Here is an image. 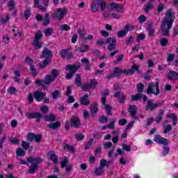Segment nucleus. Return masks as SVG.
I'll use <instances>...</instances> for the list:
<instances>
[{"label":"nucleus","mask_w":178,"mask_h":178,"mask_svg":"<svg viewBox=\"0 0 178 178\" xmlns=\"http://www.w3.org/2000/svg\"><path fill=\"white\" fill-rule=\"evenodd\" d=\"M28 162V163H27ZM42 162V159H35L33 157H29L27 159V161L24 160L20 161L21 165H28L30 166L28 172L31 174H34L35 172H37V169H38V163H41Z\"/></svg>","instance_id":"f257e3e1"},{"label":"nucleus","mask_w":178,"mask_h":178,"mask_svg":"<svg viewBox=\"0 0 178 178\" xmlns=\"http://www.w3.org/2000/svg\"><path fill=\"white\" fill-rule=\"evenodd\" d=\"M41 59H45L42 64H39L40 69H45L49 63L51 62V58H52V51L45 49L43 50L42 55L40 56Z\"/></svg>","instance_id":"f03ea898"},{"label":"nucleus","mask_w":178,"mask_h":178,"mask_svg":"<svg viewBox=\"0 0 178 178\" xmlns=\"http://www.w3.org/2000/svg\"><path fill=\"white\" fill-rule=\"evenodd\" d=\"M110 6H111L112 9H115L118 12L113 13L111 17H113V19H120V13H123L124 12V8H123V6L116 3H111L110 4Z\"/></svg>","instance_id":"7ed1b4c3"},{"label":"nucleus","mask_w":178,"mask_h":178,"mask_svg":"<svg viewBox=\"0 0 178 178\" xmlns=\"http://www.w3.org/2000/svg\"><path fill=\"white\" fill-rule=\"evenodd\" d=\"M173 26L172 24L161 22L160 33L164 37H169L170 35V29Z\"/></svg>","instance_id":"20e7f679"},{"label":"nucleus","mask_w":178,"mask_h":178,"mask_svg":"<svg viewBox=\"0 0 178 178\" xmlns=\"http://www.w3.org/2000/svg\"><path fill=\"white\" fill-rule=\"evenodd\" d=\"M161 90H159V83H151L147 86V94H153L154 95H159Z\"/></svg>","instance_id":"39448f33"},{"label":"nucleus","mask_w":178,"mask_h":178,"mask_svg":"<svg viewBox=\"0 0 178 178\" xmlns=\"http://www.w3.org/2000/svg\"><path fill=\"white\" fill-rule=\"evenodd\" d=\"M67 15V9L63 8H56V12L53 14V19H57V20H62L65 16Z\"/></svg>","instance_id":"423d86ee"},{"label":"nucleus","mask_w":178,"mask_h":178,"mask_svg":"<svg viewBox=\"0 0 178 178\" xmlns=\"http://www.w3.org/2000/svg\"><path fill=\"white\" fill-rule=\"evenodd\" d=\"M162 22L173 24V22H175V12H173L172 9H170L166 11L165 16Z\"/></svg>","instance_id":"0eeeda50"},{"label":"nucleus","mask_w":178,"mask_h":178,"mask_svg":"<svg viewBox=\"0 0 178 178\" xmlns=\"http://www.w3.org/2000/svg\"><path fill=\"white\" fill-rule=\"evenodd\" d=\"M80 67H81L80 64H78L76 65H67L66 70H68L70 73L66 75V79H67L68 80L72 79V77H73V74H74V73H76V72H77L78 69H80Z\"/></svg>","instance_id":"6e6552de"},{"label":"nucleus","mask_w":178,"mask_h":178,"mask_svg":"<svg viewBox=\"0 0 178 178\" xmlns=\"http://www.w3.org/2000/svg\"><path fill=\"white\" fill-rule=\"evenodd\" d=\"M154 141L161 145H168L169 144V140L168 139L163 138L161 135H155Z\"/></svg>","instance_id":"1a4fd4ad"},{"label":"nucleus","mask_w":178,"mask_h":178,"mask_svg":"<svg viewBox=\"0 0 178 178\" xmlns=\"http://www.w3.org/2000/svg\"><path fill=\"white\" fill-rule=\"evenodd\" d=\"M134 74V72L133 70H122L119 67H116L114 69V74H116L117 76H119V74Z\"/></svg>","instance_id":"9d476101"},{"label":"nucleus","mask_w":178,"mask_h":178,"mask_svg":"<svg viewBox=\"0 0 178 178\" xmlns=\"http://www.w3.org/2000/svg\"><path fill=\"white\" fill-rule=\"evenodd\" d=\"M161 105H162L161 103L154 104V100H149L147 102V105L146 106V109L147 111H154V109H156V108L161 106Z\"/></svg>","instance_id":"9b49d317"},{"label":"nucleus","mask_w":178,"mask_h":178,"mask_svg":"<svg viewBox=\"0 0 178 178\" xmlns=\"http://www.w3.org/2000/svg\"><path fill=\"white\" fill-rule=\"evenodd\" d=\"M45 95H47L45 92L41 91H36L34 93L33 97L37 101V102H41V101H42L44 98H45Z\"/></svg>","instance_id":"f8f14e48"},{"label":"nucleus","mask_w":178,"mask_h":178,"mask_svg":"<svg viewBox=\"0 0 178 178\" xmlns=\"http://www.w3.org/2000/svg\"><path fill=\"white\" fill-rule=\"evenodd\" d=\"M97 84H98L97 79H91L90 84L83 86L82 90H83V91H87V90H90V88H95Z\"/></svg>","instance_id":"ddd939ff"},{"label":"nucleus","mask_w":178,"mask_h":178,"mask_svg":"<svg viewBox=\"0 0 178 178\" xmlns=\"http://www.w3.org/2000/svg\"><path fill=\"white\" fill-rule=\"evenodd\" d=\"M40 1L43 2L44 6H47V5L49 2L48 0H40ZM34 2H35V5L36 8H39V9L40 10H42V12H45V10H47V8L43 7L42 6L40 5L38 0H34Z\"/></svg>","instance_id":"4468645a"},{"label":"nucleus","mask_w":178,"mask_h":178,"mask_svg":"<svg viewBox=\"0 0 178 178\" xmlns=\"http://www.w3.org/2000/svg\"><path fill=\"white\" fill-rule=\"evenodd\" d=\"M143 98L144 102H147V99H148L147 96H145V95L143 96V94L138 93L137 95H132L131 100L132 101H141L143 99Z\"/></svg>","instance_id":"2eb2a0df"},{"label":"nucleus","mask_w":178,"mask_h":178,"mask_svg":"<svg viewBox=\"0 0 178 178\" xmlns=\"http://www.w3.org/2000/svg\"><path fill=\"white\" fill-rule=\"evenodd\" d=\"M42 116V115L38 113H28L26 114V118H28L29 119H38V122H40L41 120Z\"/></svg>","instance_id":"dca6fc26"},{"label":"nucleus","mask_w":178,"mask_h":178,"mask_svg":"<svg viewBox=\"0 0 178 178\" xmlns=\"http://www.w3.org/2000/svg\"><path fill=\"white\" fill-rule=\"evenodd\" d=\"M168 123H169V121L168 120H165L163 122V126L164 127V131H163L164 134H168V133H169V131H172V129H173V127H172V124H168Z\"/></svg>","instance_id":"f3484780"},{"label":"nucleus","mask_w":178,"mask_h":178,"mask_svg":"<svg viewBox=\"0 0 178 178\" xmlns=\"http://www.w3.org/2000/svg\"><path fill=\"white\" fill-rule=\"evenodd\" d=\"M99 8V0H93L92 1L91 10L93 13L98 12V9Z\"/></svg>","instance_id":"a211bd4d"},{"label":"nucleus","mask_w":178,"mask_h":178,"mask_svg":"<svg viewBox=\"0 0 178 178\" xmlns=\"http://www.w3.org/2000/svg\"><path fill=\"white\" fill-rule=\"evenodd\" d=\"M49 159L52 161L54 163H58V156L55 154V152H50L48 153Z\"/></svg>","instance_id":"6ab92c4d"},{"label":"nucleus","mask_w":178,"mask_h":178,"mask_svg":"<svg viewBox=\"0 0 178 178\" xmlns=\"http://www.w3.org/2000/svg\"><path fill=\"white\" fill-rule=\"evenodd\" d=\"M8 7L10 10H13V15H16V9H15V0H9L8 2Z\"/></svg>","instance_id":"aec40b11"},{"label":"nucleus","mask_w":178,"mask_h":178,"mask_svg":"<svg viewBox=\"0 0 178 178\" xmlns=\"http://www.w3.org/2000/svg\"><path fill=\"white\" fill-rule=\"evenodd\" d=\"M163 115H165V110L161 109L159 111L158 115L155 119V122L156 123H161V122L162 121V119H163Z\"/></svg>","instance_id":"412c9836"},{"label":"nucleus","mask_w":178,"mask_h":178,"mask_svg":"<svg viewBox=\"0 0 178 178\" xmlns=\"http://www.w3.org/2000/svg\"><path fill=\"white\" fill-rule=\"evenodd\" d=\"M44 85L45 86H49V84H51V83H54V81H55V79H54L52 75L47 74L45 76V79H44Z\"/></svg>","instance_id":"4be33fe9"},{"label":"nucleus","mask_w":178,"mask_h":178,"mask_svg":"<svg viewBox=\"0 0 178 178\" xmlns=\"http://www.w3.org/2000/svg\"><path fill=\"white\" fill-rule=\"evenodd\" d=\"M112 162H113V161H106L105 159H102L100 160V167L103 168V169H105V166L106 168H108L109 167V164L112 163Z\"/></svg>","instance_id":"5701e85b"},{"label":"nucleus","mask_w":178,"mask_h":178,"mask_svg":"<svg viewBox=\"0 0 178 178\" xmlns=\"http://www.w3.org/2000/svg\"><path fill=\"white\" fill-rule=\"evenodd\" d=\"M115 97H116V98H118L119 102H120V104H123V102H124V99H126L124 95H123L120 92H116L115 93Z\"/></svg>","instance_id":"b1692460"},{"label":"nucleus","mask_w":178,"mask_h":178,"mask_svg":"<svg viewBox=\"0 0 178 178\" xmlns=\"http://www.w3.org/2000/svg\"><path fill=\"white\" fill-rule=\"evenodd\" d=\"M90 102L88 100V94H86L83 97H81V104L82 105H90Z\"/></svg>","instance_id":"393cba45"},{"label":"nucleus","mask_w":178,"mask_h":178,"mask_svg":"<svg viewBox=\"0 0 178 178\" xmlns=\"http://www.w3.org/2000/svg\"><path fill=\"white\" fill-rule=\"evenodd\" d=\"M168 78L170 80H177L178 79V74L176 72L170 71L168 74Z\"/></svg>","instance_id":"a878e982"},{"label":"nucleus","mask_w":178,"mask_h":178,"mask_svg":"<svg viewBox=\"0 0 178 178\" xmlns=\"http://www.w3.org/2000/svg\"><path fill=\"white\" fill-rule=\"evenodd\" d=\"M71 124L75 128L80 127V120L79 118H73L71 120Z\"/></svg>","instance_id":"bb28decb"},{"label":"nucleus","mask_w":178,"mask_h":178,"mask_svg":"<svg viewBox=\"0 0 178 178\" xmlns=\"http://www.w3.org/2000/svg\"><path fill=\"white\" fill-rule=\"evenodd\" d=\"M60 56H62V58H67V59H70L72 58V54L69 52V50L63 49L61 51Z\"/></svg>","instance_id":"cd10ccee"},{"label":"nucleus","mask_w":178,"mask_h":178,"mask_svg":"<svg viewBox=\"0 0 178 178\" xmlns=\"http://www.w3.org/2000/svg\"><path fill=\"white\" fill-rule=\"evenodd\" d=\"M47 127L49 129H53L54 130H56V129H59L60 127V122L57 121L56 122L47 124Z\"/></svg>","instance_id":"c85d7f7f"},{"label":"nucleus","mask_w":178,"mask_h":178,"mask_svg":"<svg viewBox=\"0 0 178 178\" xmlns=\"http://www.w3.org/2000/svg\"><path fill=\"white\" fill-rule=\"evenodd\" d=\"M129 112L133 118L136 116V114L137 113V106H129Z\"/></svg>","instance_id":"c756f323"},{"label":"nucleus","mask_w":178,"mask_h":178,"mask_svg":"<svg viewBox=\"0 0 178 178\" xmlns=\"http://www.w3.org/2000/svg\"><path fill=\"white\" fill-rule=\"evenodd\" d=\"M147 31H149V36L154 37V33L155 31V29L154 28V25L152 23H150L147 26Z\"/></svg>","instance_id":"7c9ffc66"},{"label":"nucleus","mask_w":178,"mask_h":178,"mask_svg":"<svg viewBox=\"0 0 178 178\" xmlns=\"http://www.w3.org/2000/svg\"><path fill=\"white\" fill-rule=\"evenodd\" d=\"M106 43L108 44V45L116 44H117L116 38L113 37V38H108L106 39Z\"/></svg>","instance_id":"2f4dec72"},{"label":"nucleus","mask_w":178,"mask_h":178,"mask_svg":"<svg viewBox=\"0 0 178 178\" xmlns=\"http://www.w3.org/2000/svg\"><path fill=\"white\" fill-rule=\"evenodd\" d=\"M56 118L54 114H49V115L44 116V120L45 122H55V120Z\"/></svg>","instance_id":"473e14b6"},{"label":"nucleus","mask_w":178,"mask_h":178,"mask_svg":"<svg viewBox=\"0 0 178 178\" xmlns=\"http://www.w3.org/2000/svg\"><path fill=\"white\" fill-rule=\"evenodd\" d=\"M105 172V168H103L102 167H100L99 165V168H97L95 171V175L96 176H101L102 175H104Z\"/></svg>","instance_id":"72a5a7b5"},{"label":"nucleus","mask_w":178,"mask_h":178,"mask_svg":"<svg viewBox=\"0 0 178 178\" xmlns=\"http://www.w3.org/2000/svg\"><path fill=\"white\" fill-rule=\"evenodd\" d=\"M54 29L53 28H48L44 30V35L46 37H49V35H52L54 34Z\"/></svg>","instance_id":"f704fd0d"},{"label":"nucleus","mask_w":178,"mask_h":178,"mask_svg":"<svg viewBox=\"0 0 178 178\" xmlns=\"http://www.w3.org/2000/svg\"><path fill=\"white\" fill-rule=\"evenodd\" d=\"M68 163H69V159H67V157L65 156L63 159H61V161H60L61 168H66Z\"/></svg>","instance_id":"c9c22d12"},{"label":"nucleus","mask_w":178,"mask_h":178,"mask_svg":"<svg viewBox=\"0 0 178 178\" xmlns=\"http://www.w3.org/2000/svg\"><path fill=\"white\" fill-rule=\"evenodd\" d=\"M49 23H51L49 20V14L45 13L44 21H43V26H48V24H49Z\"/></svg>","instance_id":"e433bc0d"},{"label":"nucleus","mask_w":178,"mask_h":178,"mask_svg":"<svg viewBox=\"0 0 178 178\" xmlns=\"http://www.w3.org/2000/svg\"><path fill=\"white\" fill-rule=\"evenodd\" d=\"M16 154L17 156H24V155H26V152L22 147H18Z\"/></svg>","instance_id":"4c0bfd02"},{"label":"nucleus","mask_w":178,"mask_h":178,"mask_svg":"<svg viewBox=\"0 0 178 178\" xmlns=\"http://www.w3.org/2000/svg\"><path fill=\"white\" fill-rule=\"evenodd\" d=\"M97 112H98V104H94L92 106V108H91V110H90L91 115L92 116H94V115H95V113H97Z\"/></svg>","instance_id":"58836bf2"},{"label":"nucleus","mask_w":178,"mask_h":178,"mask_svg":"<svg viewBox=\"0 0 178 178\" xmlns=\"http://www.w3.org/2000/svg\"><path fill=\"white\" fill-rule=\"evenodd\" d=\"M64 149L67 151H70V152H72V154H74V152H76V150L74 149V147L69 145H65Z\"/></svg>","instance_id":"ea45409f"},{"label":"nucleus","mask_w":178,"mask_h":178,"mask_svg":"<svg viewBox=\"0 0 178 178\" xmlns=\"http://www.w3.org/2000/svg\"><path fill=\"white\" fill-rule=\"evenodd\" d=\"M43 44H44L43 42H39L38 40H34L33 45L34 48H35V49H40V48L42 47Z\"/></svg>","instance_id":"a19ab883"},{"label":"nucleus","mask_w":178,"mask_h":178,"mask_svg":"<svg viewBox=\"0 0 178 178\" xmlns=\"http://www.w3.org/2000/svg\"><path fill=\"white\" fill-rule=\"evenodd\" d=\"M75 84L78 87H80L81 86V76H80V74H79L76 75Z\"/></svg>","instance_id":"79ce46f5"},{"label":"nucleus","mask_w":178,"mask_h":178,"mask_svg":"<svg viewBox=\"0 0 178 178\" xmlns=\"http://www.w3.org/2000/svg\"><path fill=\"white\" fill-rule=\"evenodd\" d=\"M51 76L54 77V79L55 80V79H56L57 76H59V74H60V72H59V70H58L53 69L51 70Z\"/></svg>","instance_id":"37998d69"},{"label":"nucleus","mask_w":178,"mask_h":178,"mask_svg":"<svg viewBox=\"0 0 178 178\" xmlns=\"http://www.w3.org/2000/svg\"><path fill=\"white\" fill-rule=\"evenodd\" d=\"M116 122V118H113L110 120V123L108 126V129L113 130L115 129V123Z\"/></svg>","instance_id":"c03bdc74"},{"label":"nucleus","mask_w":178,"mask_h":178,"mask_svg":"<svg viewBox=\"0 0 178 178\" xmlns=\"http://www.w3.org/2000/svg\"><path fill=\"white\" fill-rule=\"evenodd\" d=\"M60 97V90H54L52 92V98L53 99H57Z\"/></svg>","instance_id":"a18cd8bd"},{"label":"nucleus","mask_w":178,"mask_h":178,"mask_svg":"<svg viewBox=\"0 0 178 178\" xmlns=\"http://www.w3.org/2000/svg\"><path fill=\"white\" fill-rule=\"evenodd\" d=\"M35 84H36V86H41V87H45V82L44 80H41V79H37L35 81Z\"/></svg>","instance_id":"49530a36"},{"label":"nucleus","mask_w":178,"mask_h":178,"mask_svg":"<svg viewBox=\"0 0 178 178\" xmlns=\"http://www.w3.org/2000/svg\"><path fill=\"white\" fill-rule=\"evenodd\" d=\"M17 92V90L15 87H10L8 89V93L10 94L11 95H15Z\"/></svg>","instance_id":"de8ad7c7"},{"label":"nucleus","mask_w":178,"mask_h":178,"mask_svg":"<svg viewBox=\"0 0 178 178\" xmlns=\"http://www.w3.org/2000/svg\"><path fill=\"white\" fill-rule=\"evenodd\" d=\"M31 9H30V8H28L26 10L24 11V16L26 20L29 19V17L30 16H31Z\"/></svg>","instance_id":"09e8293b"},{"label":"nucleus","mask_w":178,"mask_h":178,"mask_svg":"<svg viewBox=\"0 0 178 178\" xmlns=\"http://www.w3.org/2000/svg\"><path fill=\"white\" fill-rule=\"evenodd\" d=\"M42 38V33H41V31H39L35 33L34 41H40V40H41Z\"/></svg>","instance_id":"8fccbe9b"},{"label":"nucleus","mask_w":178,"mask_h":178,"mask_svg":"<svg viewBox=\"0 0 178 178\" xmlns=\"http://www.w3.org/2000/svg\"><path fill=\"white\" fill-rule=\"evenodd\" d=\"M60 30H62L63 31H69V30H70V26L64 24L60 26Z\"/></svg>","instance_id":"3c124183"},{"label":"nucleus","mask_w":178,"mask_h":178,"mask_svg":"<svg viewBox=\"0 0 178 178\" xmlns=\"http://www.w3.org/2000/svg\"><path fill=\"white\" fill-rule=\"evenodd\" d=\"M127 34V31L125 30H122L118 32L117 35L118 37H120V38H122V37H124V35H126Z\"/></svg>","instance_id":"603ef678"},{"label":"nucleus","mask_w":178,"mask_h":178,"mask_svg":"<svg viewBox=\"0 0 178 178\" xmlns=\"http://www.w3.org/2000/svg\"><path fill=\"white\" fill-rule=\"evenodd\" d=\"M175 54H168L167 62H168V63H170V62H173V60H175Z\"/></svg>","instance_id":"864d4df0"},{"label":"nucleus","mask_w":178,"mask_h":178,"mask_svg":"<svg viewBox=\"0 0 178 178\" xmlns=\"http://www.w3.org/2000/svg\"><path fill=\"white\" fill-rule=\"evenodd\" d=\"M104 108L107 115H111L112 113L111 112V111L112 110V107L108 104H104Z\"/></svg>","instance_id":"5fc2aeb1"},{"label":"nucleus","mask_w":178,"mask_h":178,"mask_svg":"<svg viewBox=\"0 0 178 178\" xmlns=\"http://www.w3.org/2000/svg\"><path fill=\"white\" fill-rule=\"evenodd\" d=\"M9 143H10L11 144H14L15 145H17L19 144V139L16 138H10L8 139Z\"/></svg>","instance_id":"6e6d98bb"},{"label":"nucleus","mask_w":178,"mask_h":178,"mask_svg":"<svg viewBox=\"0 0 178 178\" xmlns=\"http://www.w3.org/2000/svg\"><path fill=\"white\" fill-rule=\"evenodd\" d=\"M10 20V15H6L5 18L1 19L2 24H6Z\"/></svg>","instance_id":"4d7b16f0"},{"label":"nucleus","mask_w":178,"mask_h":178,"mask_svg":"<svg viewBox=\"0 0 178 178\" xmlns=\"http://www.w3.org/2000/svg\"><path fill=\"white\" fill-rule=\"evenodd\" d=\"M90 47L87 44H83L79 48V52H86V51H88Z\"/></svg>","instance_id":"13d9d810"},{"label":"nucleus","mask_w":178,"mask_h":178,"mask_svg":"<svg viewBox=\"0 0 178 178\" xmlns=\"http://www.w3.org/2000/svg\"><path fill=\"white\" fill-rule=\"evenodd\" d=\"M40 109L42 113H47V112H49V108L47 106H40Z\"/></svg>","instance_id":"bf43d9fd"},{"label":"nucleus","mask_w":178,"mask_h":178,"mask_svg":"<svg viewBox=\"0 0 178 178\" xmlns=\"http://www.w3.org/2000/svg\"><path fill=\"white\" fill-rule=\"evenodd\" d=\"M99 5L102 11L105 10V8H106V3L102 0H99Z\"/></svg>","instance_id":"052dcab7"},{"label":"nucleus","mask_w":178,"mask_h":178,"mask_svg":"<svg viewBox=\"0 0 178 178\" xmlns=\"http://www.w3.org/2000/svg\"><path fill=\"white\" fill-rule=\"evenodd\" d=\"M136 90L138 92H143L144 91V85L141 83H138Z\"/></svg>","instance_id":"680f3d73"},{"label":"nucleus","mask_w":178,"mask_h":178,"mask_svg":"<svg viewBox=\"0 0 178 178\" xmlns=\"http://www.w3.org/2000/svg\"><path fill=\"white\" fill-rule=\"evenodd\" d=\"M122 147L123 149H124V151H127V152H130V151H131V147L127 145V144L126 143H123L122 145Z\"/></svg>","instance_id":"e2e57ef3"},{"label":"nucleus","mask_w":178,"mask_h":178,"mask_svg":"<svg viewBox=\"0 0 178 178\" xmlns=\"http://www.w3.org/2000/svg\"><path fill=\"white\" fill-rule=\"evenodd\" d=\"M168 42H169V41L165 38H161L160 41L161 47H165L168 44Z\"/></svg>","instance_id":"0e129e2a"},{"label":"nucleus","mask_w":178,"mask_h":178,"mask_svg":"<svg viewBox=\"0 0 178 178\" xmlns=\"http://www.w3.org/2000/svg\"><path fill=\"white\" fill-rule=\"evenodd\" d=\"M22 146L24 148V149H29L30 148V143L26 141H22Z\"/></svg>","instance_id":"69168bd1"},{"label":"nucleus","mask_w":178,"mask_h":178,"mask_svg":"<svg viewBox=\"0 0 178 178\" xmlns=\"http://www.w3.org/2000/svg\"><path fill=\"white\" fill-rule=\"evenodd\" d=\"M30 70L33 76H37V70H35L34 65H30Z\"/></svg>","instance_id":"338daca9"},{"label":"nucleus","mask_w":178,"mask_h":178,"mask_svg":"<svg viewBox=\"0 0 178 178\" xmlns=\"http://www.w3.org/2000/svg\"><path fill=\"white\" fill-rule=\"evenodd\" d=\"M35 137V134L31 133L28 135L27 140L28 141H33Z\"/></svg>","instance_id":"774afa93"}]
</instances>
